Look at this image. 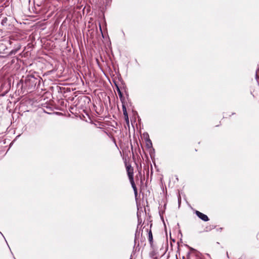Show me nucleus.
Instances as JSON below:
<instances>
[{"label":"nucleus","instance_id":"obj_1","mask_svg":"<svg viewBox=\"0 0 259 259\" xmlns=\"http://www.w3.org/2000/svg\"><path fill=\"white\" fill-rule=\"evenodd\" d=\"M195 213L198 216V217L204 221L206 222L209 220L208 218L206 215L200 212L199 211L196 210L195 211Z\"/></svg>","mask_w":259,"mask_h":259},{"label":"nucleus","instance_id":"obj_2","mask_svg":"<svg viewBox=\"0 0 259 259\" xmlns=\"http://www.w3.org/2000/svg\"><path fill=\"white\" fill-rule=\"evenodd\" d=\"M130 181L131 184L132 186V187H133V189L134 190L135 193L136 195L137 193V188H136V185H135V182L134 181V178L131 177V179H130Z\"/></svg>","mask_w":259,"mask_h":259},{"label":"nucleus","instance_id":"obj_3","mask_svg":"<svg viewBox=\"0 0 259 259\" xmlns=\"http://www.w3.org/2000/svg\"><path fill=\"white\" fill-rule=\"evenodd\" d=\"M130 181L131 184L132 186V187H133V189L134 190L135 193L136 195L137 193V188H136V185H135V182L134 181V178L131 177V179H130Z\"/></svg>","mask_w":259,"mask_h":259},{"label":"nucleus","instance_id":"obj_4","mask_svg":"<svg viewBox=\"0 0 259 259\" xmlns=\"http://www.w3.org/2000/svg\"><path fill=\"white\" fill-rule=\"evenodd\" d=\"M127 171L129 179H131V177L133 178V169L129 167H127Z\"/></svg>","mask_w":259,"mask_h":259},{"label":"nucleus","instance_id":"obj_5","mask_svg":"<svg viewBox=\"0 0 259 259\" xmlns=\"http://www.w3.org/2000/svg\"><path fill=\"white\" fill-rule=\"evenodd\" d=\"M123 114L125 116V117H126V119L128 120V116L126 110V108L124 105H123Z\"/></svg>","mask_w":259,"mask_h":259},{"label":"nucleus","instance_id":"obj_6","mask_svg":"<svg viewBox=\"0 0 259 259\" xmlns=\"http://www.w3.org/2000/svg\"><path fill=\"white\" fill-rule=\"evenodd\" d=\"M117 92L120 99L122 100L123 98L122 94L119 88H117Z\"/></svg>","mask_w":259,"mask_h":259},{"label":"nucleus","instance_id":"obj_7","mask_svg":"<svg viewBox=\"0 0 259 259\" xmlns=\"http://www.w3.org/2000/svg\"><path fill=\"white\" fill-rule=\"evenodd\" d=\"M149 238L150 241H151L152 240V235L151 232L149 233Z\"/></svg>","mask_w":259,"mask_h":259},{"label":"nucleus","instance_id":"obj_8","mask_svg":"<svg viewBox=\"0 0 259 259\" xmlns=\"http://www.w3.org/2000/svg\"><path fill=\"white\" fill-rule=\"evenodd\" d=\"M4 22H5V19H3V20H2V23H3V24L4 23Z\"/></svg>","mask_w":259,"mask_h":259},{"label":"nucleus","instance_id":"obj_9","mask_svg":"<svg viewBox=\"0 0 259 259\" xmlns=\"http://www.w3.org/2000/svg\"><path fill=\"white\" fill-rule=\"evenodd\" d=\"M130 259H132V258H130Z\"/></svg>","mask_w":259,"mask_h":259}]
</instances>
